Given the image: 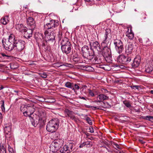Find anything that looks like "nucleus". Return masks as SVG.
<instances>
[{"instance_id":"obj_9","label":"nucleus","mask_w":153,"mask_h":153,"mask_svg":"<svg viewBox=\"0 0 153 153\" xmlns=\"http://www.w3.org/2000/svg\"><path fill=\"white\" fill-rule=\"evenodd\" d=\"M58 25V22H56V21L52 20L50 21L49 23H47L44 25V28L45 31L48 30V31H51L55 27Z\"/></svg>"},{"instance_id":"obj_1","label":"nucleus","mask_w":153,"mask_h":153,"mask_svg":"<svg viewBox=\"0 0 153 153\" xmlns=\"http://www.w3.org/2000/svg\"><path fill=\"white\" fill-rule=\"evenodd\" d=\"M2 42L5 49L11 52L12 54L17 53L16 51H13V49L15 50V48L16 51L20 52L25 47V42L21 39H16L15 36L12 34L9 35L7 39H3Z\"/></svg>"},{"instance_id":"obj_24","label":"nucleus","mask_w":153,"mask_h":153,"mask_svg":"<svg viewBox=\"0 0 153 153\" xmlns=\"http://www.w3.org/2000/svg\"><path fill=\"white\" fill-rule=\"evenodd\" d=\"M26 28L22 24H18L16 25V30L21 32H23Z\"/></svg>"},{"instance_id":"obj_30","label":"nucleus","mask_w":153,"mask_h":153,"mask_svg":"<svg viewBox=\"0 0 153 153\" xmlns=\"http://www.w3.org/2000/svg\"><path fill=\"white\" fill-rule=\"evenodd\" d=\"M97 98L99 99L100 101H102L103 100L108 99V97L107 96L104 94H101L98 95Z\"/></svg>"},{"instance_id":"obj_35","label":"nucleus","mask_w":153,"mask_h":153,"mask_svg":"<svg viewBox=\"0 0 153 153\" xmlns=\"http://www.w3.org/2000/svg\"><path fill=\"white\" fill-rule=\"evenodd\" d=\"M144 42L145 44H144L146 46H149L152 43V42L149 40V39L148 38L145 39L144 40Z\"/></svg>"},{"instance_id":"obj_3","label":"nucleus","mask_w":153,"mask_h":153,"mask_svg":"<svg viewBox=\"0 0 153 153\" xmlns=\"http://www.w3.org/2000/svg\"><path fill=\"white\" fill-rule=\"evenodd\" d=\"M60 45L61 50L64 54L67 55L72 51V45L67 38L65 37L62 38L61 40Z\"/></svg>"},{"instance_id":"obj_15","label":"nucleus","mask_w":153,"mask_h":153,"mask_svg":"<svg viewBox=\"0 0 153 153\" xmlns=\"http://www.w3.org/2000/svg\"><path fill=\"white\" fill-rule=\"evenodd\" d=\"M153 71V61H150L145 66V71L149 73Z\"/></svg>"},{"instance_id":"obj_34","label":"nucleus","mask_w":153,"mask_h":153,"mask_svg":"<svg viewBox=\"0 0 153 153\" xmlns=\"http://www.w3.org/2000/svg\"><path fill=\"white\" fill-rule=\"evenodd\" d=\"M105 60L108 63H111L112 62L111 56V55H109L106 56L104 57Z\"/></svg>"},{"instance_id":"obj_7","label":"nucleus","mask_w":153,"mask_h":153,"mask_svg":"<svg viewBox=\"0 0 153 153\" xmlns=\"http://www.w3.org/2000/svg\"><path fill=\"white\" fill-rule=\"evenodd\" d=\"M43 116H40V117L39 115L36 114L33 115L30 118L31 122L32 125L35 127L38 124L41 123L42 121V119L44 117H45V114L42 113Z\"/></svg>"},{"instance_id":"obj_4","label":"nucleus","mask_w":153,"mask_h":153,"mask_svg":"<svg viewBox=\"0 0 153 153\" xmlns=\"http://www.w3.org/2000/svg\"><path fill=\"white\" fill-rule=\"evenodd\" d=\"M59 123L57 118L53 119L51 120L47 124L46 129L49 132H55L58 128Z\"/></svg>"},{"instance_id":"obj_49","label":"nucleus","mask_w":153,"mask_h":153,"mask_svg":"<svg viewBox=\"0 0 153 153\" xmlns=\"http://www.w3.org/2000/svg\"><path fill=\"white\" fill-rule=\"evenodd\" d=\"M60 134L59 132H56L55 134H54L53 137L55 139H59L58 138L59 137Z\"/></svg>"},{"instance_id":"obj_20","label":"nucleus","mask_w":153,"mask_h":153,"mask_svg":"<svg viewBox=\"0 0 153 153\" xmlns=\"http://www.w3.org/2000/svg\"><path fill=\"white\" fill-rule=\"evenodd\" d=\"M134 49V45L131 43H129L126 47V53L128 54H132V51Z\"/></svg>"},{"instance_id":"obj_12","label":"nucleus","mask_w":153,"mask_h":153,"mask_svg":"<svg viewBox=\"0 0 153 153\" xmlns=\"http://www.w3.org/2000/svg\"><path fill=\"white\" fill-rule=\"evenodd\" d=\"M49 31H45L44 33L45 38L47 41H53L55 39V34L53 32L50 31L49 33Z\"/></svg>"},{"instance_id":"obj_36","label":"nucleus","mask_w":153,"mask_h":153,"mask_svg":"<svg viewBox=\"0 0 153 153\" xmlns=\"http://www.w3.org/2000/svg\"><path fill=\"white\" fill-rule=\"evenodd\" d=\"M80 87L77 84H74L72 89L75 92H76V90H78L79 89Z\"/></svg>"},{"instance_id":"obj_45","label":"nucleus","mask_w":153,"mask_h":153,"mask_svg":"<svg viewBox=\"0 0 153 153\" xmlns=\"http://www.w3.org/2000/svg\"><path fill=\"white\" fill-rule=\"evenodd\" d=\"M144 118L147 120L151 121L153 120V116H147L144 117Z\"/></svg>"},{"instance_id":"obj_33","label":"nucleus","mask_w":153,"mask_h":153,"mask_svg":"<svg viewBox=\"0 0 153 153\" xmlns=\"http://www.w3.org/2000/svg\"><path fill=\"white\" fill-rule=\"evenodd\" d=\"M111 144L112 145L113 147L116 149H121V147L119 144L115 143L114 142H112L111 143Z\"/></svg>"},{"instance_id":"obj_51","label":"nucleus","mask_w":153,"mask_h":153,"mask_svg":"<svg viewBox=\"0 0 153 153\" xmlns=\"http://www.w3.org/2000/svg\"><path fill=\"white\" fill-rule=\"evenodd\" d=\"M88 93L91 96L93 97L94 96V92L91 90L88 89Z\"/></svg>"},{"instance_id":"obj_43","label":"nucleus","mask_w":153,"mask_h":153,"mask_svg":"<svg viewBox=\"0 0 153 153\" xmlns=\"http://www.w3.org/2000/svg\"><path fill=\"white\" fill-rule=\"evenodd\" d=\"M5 137L7 139L11 138L12 137L11 133L10 132L5 133Z\"/></svg>"},{"instance_id":"obj_61","label":"nucleus","mask_w":153,"mask_h":153,"mask_svg":"<svg viewBox=\"0 0 153 153\" xmlns=\"http://www.w3.org/2000/svg\"><path fill=\"white\" fill-rule=\"evenodd\" d=\"M62 33L61 32H59V36H58L59 37V38L61 37V36H62Z\"/></svg>"},{"instance_id":"obj_52","label":"nucleus","mask_w":153,"mask_h":153,"mask_svg":"<svg viewBox=\"0 0 153 153\" xmlns=\"http://www.w3.org/2000/svg\"><path fill=\"white\" fill-rule=\"evenodd\" d=\"M55 102V100L54 99L52 98H51L49 101H46V102L49 103H53Z\"/></svg>"},{"instance_id":"obj_10","label":"nucleus","mask_w":153,"mask_h":153,"mask_svg":"<svg viewBox=\"0 0 153 153\" xmlns=\"http://www.w3.org/2000/svg\"><path fill=\"white\" fill-rule=\"evenodd\" d=\"M35 110L33 104H29V105L26 111L24 113V115L25 117L28 116L29 118H30L35 111Z\"/></svg>"},{"instance_id":"obj_59","label":"nucleus","mask_w":153,"mask_h":153,"mask_svg":"<svg viewBox=\"0 0 153 153\" xmlns=\"http://www.w3.org/2000/svg\"><path fill=\"white\" fill-rule=\"evenodd\" d=\"M102 147L105 149H106V150H107L109 152V150L108 148L105 146H102Z\"/></svg>"},{"instance_id":"obj_64","label":"nucleus","mask_w":153,"mask_h":153,"mask_svg":"<svg viewBox=\"0 0 153 153\" xmlns=\"http://www.w3.org/2000/svg\"><path fill=\"white\" fill-rule=\"evenodd\" d=\"M150 93L152 94H153V90H152L150 91Z\"/></svg>"},{"instance_id":"obj_2","label":"nucleus","mask_w":153,"mask_h":153,"mask_svg":"<svg viewBox=\"0 0 153 153\" xmlns=\"http://www.w3.org/2000/svg\"><path fill=\"white\" fill-rule=\"evenodd\" d=\"M111 38V30L109 29H106L104 35L102 38V42L101 43L102 46L103 48L101 51L103 57L111 55V50L107 47V45L109 43Z\"/></svg>"},{"instance_id":"obj_25","label":"nucleus","mask_w":153,"mask_h":153,"mask_svg":"<svg viewBox=\"0 0 153 153\" xmlns=\"http://www.w3.org/2000/svg\"><path fill=\"white\" fill-rule=\"evenodd\" d=\"M94 102H96L97 104L99 105L97 106H93V107L95 108V109H100V108L102 107L103 104H104V102L100 100H95Z\"/></svg>"},{"instance_id":"obj_38","label":"nucleus","mask_w":153,"mask_h":153,"mask_svg":"<svg viewBox=\"0 0 153 153\" xmlns=\"http://www.w3.org/2000/svg\"><path fill=\"white\" fill-rule=\"evenodd\" d=\"M84 116L85 120H86L87 123L90 125H92V123L91 119L89 117H88L87 115H85Z\"/></svg>"},{"instance_id":"obj_54","label":"nucleus","mask_w":153,"mask_h":153,"mask_svg":"<svg viewBox=\"0 0 153 153\" xmlns=\"http://www.w3.org/2000/svg\"><path fill=\"white\" fill-rule=\"evenodd\" d=\"M1 55L3 57H6V58H8L10 56H9L6 55L5 53H1Z\"/></svg>"},{"instance_id":"obj_18","label":"nucleus","mask_w":153,"mask_h":153,"mask_svg":"<svg viewBox=\"0 0 153 153\" xmlns=\"http://www.w3.org/2000/svg\"><path fill=\"white\" fill-rule=\"evenodd\" d=\"M23 32L24 37L28 39L32 36L33 30L32 29H27L26 28Z\"/></svg>"},{"instance_id":"obj_41","label":"nucleus","mask_w":153,"mask_h":153,"mask_svg":"<svg viewBox=\"0 0 153 153\" xmlns=\"http://www.w3.org/2000/svg\"><path fill=\"white\" fill-rule=\"evenodd\" d=\"M102 107L109 108L111 107V105L108 102H104Z\"/></svg>"},{"instance_id":"obj_32","label":"nucleus","mask_w":153,"mask_h":153,"mask_svg":"<svg viewBox=\"0 0 153 153\" xmlns=\"http://www.w3.org/2000/svg\"><path fill=\"white\" fill-rule=\"evenodd\" d=\"M55 66L57 67H68L69 65H71V64L68 63L64 64L62 63H57L55 64Z\"/></svg>"},{"instance_id":"obj_47","label":"nucleus","mask_w":153,"mask_h":153,"mask_svg":"<svg viewBox=\"0 0 153 153\" xmlns=\"http://www.w3.org/2000/svg\"><path fill=\"white\" fill-rule=\"evenodd\" d=\"M0 104H1V108L2 111H5V107L4 106V101L3 100H2L1 101Z\"/></svg>"},{"instance_id":"obj_40","label":"nucleus","mask_w":153,"mask_h":153,"mask_svg":"<svg viewBox=\"0 0 153 153\" xmlns=\"http://www.w3.org/2000/svg\"><path fill=\"white\" fill-rule=\"evenodd\" d=\"M85 147H90L92 145V143L91 142L87 141L84 142Z\"/></svg>"},{"instance_id":"obj_57","label":"nucleus","mask_w":153,"mask_h":153,"mask_svg":"<svg viewBox=\"0 0 153 153\" xmlns=\"http://www.w3.org/2000/svg\"><path fill=\"white\" fill-rule=\"evenodd\" d=\"M85 147V143L84 142L83 143H82L79 146V147L80 148H82L83 147Z\"/></svg>"},{"instance_id":"obj_48","label":"nucleus","mask_w":153,"mask_h":153,"mask_svg":"<svg viewBox=\"0 0 153 153\" xmlns=\"http://www.w3.org/2000/svg\"><path fill=\"white\" fill-rule=\"evenodd\" d=\"M37 99L41 102H44L45 101V99L42 97H37Z\"/></svg>"},{"instance_id":"obj_11","label":"nucleus","mask_w":153,"mask_h":153,"mask_svg":"<svg viewBox=\"0 0 153 153\" xmlns=\"http://www.w3.org/2000/svg\"><path fill=\"white\" fill-rule=\"evenodd\" d=\"M73 145L72 143L65 145L57 153H70L72 151Z\"/></svg>"},{"instance_id":"obj_21","label":"nucleus","mask_w":153,"mask_h":153,"mask_svg":"<svg viewBox=\"0 0 153 153\" xmlns=\"http://www.w3.org/2000/svg\"><path fill=\"white\" fill-rule=\"evenodd\" d=\"M140 60L139 58H135L133 61V63L132 64V66L133 68H137L139 65Z\"/></svg>"},{"instance_id":"obj_23","label":"nucleus","mask_w":153,"mask_h":153,"mask_svg":"<svg viewBox=\"0 0 153 153\" xmlns=\"http://www.w3.org/2000/svg\"><path fill=\"white\" fill-rule=\"evenodd\" d=\"M27 25L30 26H35V22L33 18L29 17L27 20Z\"/></svg>"},{"instance_id":"obj_55","label":"nucleus","mask_w":153,"mask_h":153,"mask_svg":"<svg viewBox=\"0 0 153 153\" xmlns=\"http://www.w3.org/2000/svg\"><path fill=\"white\" fill-rule=\"evenodd\" d=\"M139 86H137V85H134L132 87H131V88L134 89H138L139 88Z\"/></svg>"},{"instance_id":"obj_13","label":"nucleus","mask_w":153,"mask_h":153,"mask_svg":"<svg viewBox=\"0 0 153 153\" xmlns=\"http://www.w3.org/2000/svg\"><path fill=\"white\" fill-rule=\"evenodd\" d=\"M91 53V55L90 56L89 58L87 60H85V62L87 64H90L91 63H93L97 64L99 63L100 61H99L98 59L96 57H94V54L92 52Z\"/></svg>"},{"instance_id":"obj_31","label":"nucleus","mask_w":153,"mask_h":153,"mask_svg":"<svg viewBox=\"0 0 153 153\" xmlns=\"http://www.w3.org/2000/svg\"><path fill=\"white\" fill-rule=\"evenodd\" d=\"M8 16H7L3 17L0 20L1 23L4 25H6L8 21Z\"/></svg>"},{"instance_id":"obj_63","label":"nucleus","mask_w":153,"mask_h":153,"mask_svg":"<svg viewBox=\"0 0 153 153\" xmlns=\"http://www.w3.org/2000/svg\"><path fill=\"white\" fill-rule=\"evenodd\" d=\"M8 150L9 152H11L13 150V149H12L11 148H10V149H9V147L8 148Z\"/></svg>"},{"instance_id":"obj_53","label":"nucleus","mask_w":153,"mask_h":153,"mask_svg":"<svg viewBox=\"0 0 153 153\" xmlns=\"http://www.w3.org/2000/svg\"><path fill=\"white\" fill-rule=\"evenodd\" d=\"M85 1L87 2H91L90 3L91 4H93L94 3V0H85Z\"/></svg>"},{"instance_id":"obj_19","label":"nucleus","mask_w":153,"mask_h":153,"mask_svg":"<svg viewBox=\"0 0 153 153\" xmlns=\"http://www.w3.org/2000/svg\"><path fill=\"white\" fill-rule=\"evenodd\" d=\"M36 41L38 43V45H41V43L42 41L44 40L43 34L41 33H38L36 34Z\"/></svg>"},{"instance_id":"obj_17","label":"nucleus","mask_w":153,"mask_h":153,"mask_svg":"<svg viewBox=\"0 0 153 153\" xmlns=\"http://www.w3.org/2000/svg\"><path fill=\"white\" fill-rule=\"evenodd\" d=\"M71 60L72 62L74 64H77L80 62V57L77 53H74L73 55Z\"/></svg>"},{"instance_id":"obj_27","label":"nucleus","mask_w":153,"mask_h":153,"mask_svg":"<svg viewBox=\"0 0 153 153\" xmlns=\"http://www.w3.org/2000/svg\"><path fill=\"white\" fill-rule=\"evenodd\" d=\"M29 105V104H22L21 105L20 107V110L21 111L23 112V114L24 115V113L26 111V110Z\"/></svg>"},{"instance_id":"obj_58","label":"nucleus","mask_w":153,"mask_h":153,"mask_svg":"<svg viewBox=\"0 0 153 153\" xmlns=\"http://www.w3.org/2000/svg\"><path fill=\"white\" fill-rule=\"evenodd\" d=\"M78 97L80 99H83L85 100H86V99L84 97H81V96H79Z\"/></svg>"},{"instance_id":"obj_37","label":"nucleus","mask_w":153,"mask_h":153,"mask_svg":"<svg viewBox=\"0 0 153 153\" xmlns=\"http://www.w3.org/2000/svg\"><path fill=\"white\" fill-rule=\"evenodd\" d=\"M73 83H72L69 82H67L65 84V86L66 87L71 89H72L73 87Z\"/></svg>"},{"instance_id":"obj_22","label":"nucleus","mask_w":153,"mask_h":153,"mask_svg":"<svg viewBox=\"0 0 153 153\" xmlns=\"http://www.w3.org/2000/svg\"><path fill=\"white\" fill-rule=\"evenodd\" d=\"M134 33H133L131 29L130 30V32H129V29H128V30L126 34V36L128 37V38L132 40L134 37Z\"/></svg>"},{"instance_id":"obj_5","label":"nucleus","mask_w":153,"mask_h":153,"mask_svg":"<svg viewBox=\"0 0 153 153\" xmlns=\"http://www.w3.org/2000/svg\"><path fill=\"white\" fill-rule=\"evenodd\" d=\"M64 142L62 139H55L50 146V151L52 152H56L63 146Z\"/></svg>"},{"instance_id":"obj_6","label":"nucleus","mask_w":153,"mask_h":153,"mask_svg":"<svg viewBox=\"0 0 153 153\" xmlns=\"http://www.w3.org/2000/svg\"><path fill=\"white\" fill-rule=\"evenodd\" d=\"M132 56V54L128 53L120 55L117 58V61L121 64L127 65L131 61Z\"/></svg>"},{"instance_id":"obj_50","label":"nucleus","mask_w":153,"mask_h":153,"mask_svg":"<svg viewBox=\"0 0 153 153\" xmlns=\"http://www.w3.org/2000/svg\"><path fill=\"white\" fill-rule=\"evenodd\" d=\"M39 75L41 77L44 78H46L47 76L46 74L44 72L40 73Z\"/></svg>"},{"instance_id":"obj_46","label":"nucleus","mask_w":153,"mask_h":153,"mask_svg":"<svg viewBox=\"0 0 153 153\" xmlns=\"http://www.w3.org/2000/svg\"><path fill=\"white\" fill-rule=\"evenodd\" d=\"M85 68V70L88 71H92L93 68L92 67L90 66H88L87 65L83 66V68Z\"/></svg>"},{"instance_id":"obj_26","label":"nucleus","mask_w":153,"mask_h":153,"mask_svg":"<svg viewBox=\"0 0 153 153\" xmlns=\"http://www.w3.org/2000/svg\"><path fill=\"white\" fill-rule=\"evenodd\" d=\"M114 44L115 48L120 46V45H123V44L122 42L120 40L117 39L114 40Z\"/></svg>"},{"instance_id":"obj_44","label":"nucleus","mask_w":153,"mask_h":153,"mask_svg":"<svg viewBox=\"0 0 153 153\" xmlns=\"http://www.w3.org/2000/svg\"><path fill=\"white\" fill-rule=\"evenodd\" d=\"M123 103L128 108H130L131 107V105L129 102L127 101H124Z\"/></svg>"},{"instance_id":"obj_39","label":"nucleus","mask_w":153,"mask_h":153,"mask_svg":"<svg viewBox=\"0 0 153 153\" xmlns=\"http://www.w3.org/2000/svg\"><path fill=\"white\" fill-rule=\"evenodd\" d=\"M0 153H6L5 148L3 146H0Z\"/></svg>"},{"instance_id":"obj_14","label":"nucleus","mask_w":153,"mask_h":153,"mask_svg":"<svg viewBox=\"0 0 153 153\" xmlns=\"http://www.w3.org/2000/svg\"><path fill=\"white\" fill-rule=\"evenodd\" d=\"M91 48L95 50L98 51H101L102 49L99 43L95 41L93 42H91L90 43Z\"/></svg>"},{"instance_id":"obj_60","label":"nucleus","mask_w":153,"mask_h":153,"mask_svg":"<svg viewBox=\"0 0 153 153\" xmlns=\"http://www.w3.org/2000/svg\"><path fill=\"white\" fill-rule=\"evenodd\" d=\"M139 142L141 143L142 144H144V143H145V142H144L143 141V140H140V139H139Z\"/></svg>"},{"instance_id":"obj_16","label":"nucleus","mask_w":153,"mask_h":153,"mask_svg":"<svg viewBox=\"0 0 153 153\" xmlns=\"http://www.w3.org/2000/svg\"><path fill=\"white\" fill-rule=\"evenodd\" d=\"M64 113L66 114V117H70L71 119L74 120H76V117L74 115V113L72 111L66 109L65 110Z\"/></svg>"},{"instance_id":"obj_62","label":"nucleus","mask_w":153,"mask_h":153,"mask_svg":"<svg viewBox=\"0 0 153 153\" xmlns=\"http://www.w3.org/2000/svg\"><path fill=\"white\" fill-rule=\"evenodd\" d=\"M139 41L140 42V43H142L143 42V40L142 39L139 38Z\"/></svg>"},{"instance_id":"obj_29","label":"nucleus","mask_w":153,"mask_h":153,"mask_svg":"<svg viewBox=\"0 0 153 153\" xmlns=\"http://www.w3.org/2000/svg\"><path fill=\"white\" fill-rule=\"evenodd\" d=\"M115 48L117 52L119 54H120L124 50L123 45H120V46H118Z\"/></svg>"},{"instance_id":"obj_56","label":"nucleus","mask_w":153,"mask_h":153,"mask_svg":"<svg viewBox=\"0 0 153 153\" xmlns=\"http://www.w3.org/2000/svg\"><path fill=\"white\" fill-rule=\"evenodd\" d=\"M88 130V131L91 133H93L94 132V129L93 127L89 128Z\"/></svg>"},{"instance_id":"obj_8","label":"nucleus","mask_w":153,"mask_h":153,"mask_svg":"<svg viewBox=\"0 0 153 153\" xmlns=\"http://www.w3.org/2000/svg\"><path fill=\"white\" fill-rule=\"evenodd\" d=\"M82 56L85 60H87L89 58L91 55V53L92 52L93 53H94L93 51L89 49L87 45H85L82 48Z\"/></svg>"},{"instance_id":"obj_42","label":"nucleus","mask_w":153,"mask_h":153,"mask_svg":"<svg viewBox=\"0 0 153 153\" xmlns=\"http://www.w3.org/2000/svg\"><path fill=\"white\" fill-rule=\"evenodd\" d=\"M45 41L44 40L43 41H42L41 43V45L38 46H39L42 45V47L44 48L45 51H47L48 50V48L47 46L45 45Z\"/></svg>"},{"instance_id":"obj_28","label":"nucleus","mask_w":153,"mask_h":153,"mask_svg":"<svg viewBox=\"0 0 153 153\" xmlns=\"http://www.w3.org/2000/svg\"><path fill=\"white\" fill-rule=\"evenodd\" d=\"M11 126L10 124L4 125V131L5 133L10 132L11 131Z\"/></svg>"}]
</instances>
